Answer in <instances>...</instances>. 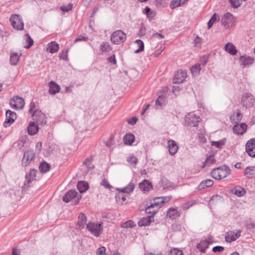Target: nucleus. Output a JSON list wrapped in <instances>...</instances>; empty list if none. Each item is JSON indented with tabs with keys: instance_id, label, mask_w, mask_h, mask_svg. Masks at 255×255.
I'll list each match as a JSON object with an SVG mask.
<instances>
[{
	"instance_id": "obj_1",
	"label": "nucleus",
	"mask_w": 255,
	"mask_h": 255,
	"mask_svg": "<svg viewBox=\"0 0 255 255\" xmlns=\"http://www.w3.org/2000/svg\"><path fill=\"white\" fill-rule=\"evenodd\" d=\"M231 173V170L226 165H222L213 169L211 175L215 179L220 180L228 176Z\"/></svg>"
},
{
	"instance_id": "obj_2",
	"label": "nucleus",
	"mask_w": 255,
	"mask_h": 255,
	"mask_svg": "<svg viewBox=\"0 0 255 255\" xmlns=\"http://www.w3.org/2000/svg\"><path fill=\"white\" fill-rule=\"evenodd\" d=\"M127 38L126 33L121 30L114 32L111 36L112 42L115 44H119L124 42Z\"/></svg>"
},
{
	"instance_id": "obj_3",
	"label": "nucleus",
	"mask_w": 255,
	"mask_h": 255,
	"mask_svg": "<svg viewBox=\"0 0 255 255\" xmlns=\"http://www.w3.org/2000/svg\"><path fill=\"white\" fill-rule=\"evenodd\" d=\"M103 223L95 224L89 223L87 224V229L91 232V234L96 237H99L101 235L102 230Z\"/></svg>"
},
{
	"instance_id": "obj_4",
	"label": "nucleus",
	"mask_w": 255,
	"mask_h": 255,
	"mask_svg": "<svg viewBox=\"0 0 255 255\" xmlns=\"http://www.w3.org/2000/svg\"><path fill=\"white\" fill-rule=\"evenodd\" d=\"M10 22L13 27L17 30H22L24 23L21 17L17 14H12L10 18Z\"/></svg>"
},
{
	"instance_id": "obj_5",
	"label": "nucleus",
	"mask_w": 255,
	"mask_h": 255,
	"mask_svg": "<svg viewBox=\"0 0 255 255\" xmlns=\"http://www.w3.org/2000/svg\"><path fill=\"white\" fill-rule=\"evenodd\" d=\"M200 121V117L197 116L194 113H189L185 117V122L187 125L190 127H197Z\"/></svg>"
},
{
	"instance_id": "obj_6",
	"label": "nucleus",
	"mask_w": 255,
	"mask_h": 255,
	"mask_svg": "<svg viewBox=\"0 0 255 255\" xmlns=\"http://www.w3.org/2000/svg\"><path fill=\"white\" fill-rule=\"evenodd\" d=\"M33 120L39 125H44L46 123L45 115L40 110H36L32 114Z\"/></svg>"
},
{
	"instance_id": "obj_7",
	"label": "nucleus",
	"mask_w": 255,
	"mask_h": 255,
	"mask_svg": "<svg viewBox=\"0 0 255 255\" xmlns=\"http://www.w3.org/2000/svg\"><path fill=\"white\" fill-rule=\"evenodd\" d=\"M24 100L18 96L13 97L9 102L11 107L16 110L22 109L24 107Z\"/></svg>"
},
{
	"instance_id": "obj_8",
	"label": "nucleus",
	"mask_w": 255,
	"mask_h": 255,
	"mask_svg": "<svg viewBox=\"0 0 255 255\" xmlns=\"http://www.w3.org/2000/svg\"><path fill=\"white\" fill-rule=\"evenodd\" d=\"M255 102V99L252 95L249 93H246L243 95L242 98L243 106L246 108H251L253 106Z\"/></svg>"
},
{
	"instance_id": "obj_9",
	"label": "nucleus",
	"mask_w": 255,
	"mask_h": 255,
	"mask_svg": "<svg viewBox=\"0 0 255 255\" xmlns=\"http://www.w3.org/2000/svg\"><path fill=\"white\" fill-rule=\"evenodd\" d=\"M246 150L250 156L255 157V138H251L247 141Z\"/></svg>"
},
{
	"instance_id": "obj_10",
	"label": "nucleus",
	"mask_w": 255,
	"mask_h": 255,
	"mask_svg": "<svg viewBox=\"0 0 255 255\" xmlns=\"http://www.w3.org/2000/svg\"><path fill=\"white\" fill-rule=\"evenodd\" d=\"M234 21V16L230 12L226 13L221 19V22L226 28H229Z\"/></svg>"
},
{
	"instance_id": "obj_11",
	"label": "nucleus",
	"mask_w": 255,
	"mask_h": 255,
	"mask_svg": "<svg viewBox=\"0 0 255 255\" xmlns=\"http://www.w3.org/2000/svg\"><path fill=\"white\" fill-rule=\"evenodd\" d=\"M241 231L240 230H235V231H230L228 232L225 236L226 241L227 242L231 243L233 241L236 240L238 239L241 236Z\"/></svg>"
},
{
	"instance_id": "obj_12",
	"label": "nucleus",
	"mask_w": 255,
	"mask_h": 255,
	"mask_svg": "<svg viewBox=\"0 0 255 255\" xmlns=\"http://www.w3.org/2000/svg\"><path fill=\"white\" fill-rule=\"evenodd\" d=\"M6 119L5 122L3 123V126L5 128L9 126V124L13 123L16 118V114L11 111L10 110H7L5 114Z\"/></svg>"
},
{
	"instance_id": "obj_13",
	"label": "nucleus",
	"mask_w": 255,
	"mask_h": 255,
	"mask_svg": "<svg viewBox=\"0 0 255 255\" xmlns=\"http://www.w3.org/2000/svg\"><path fill=\"white\" fill-rule=\"evenodd\" d=\"M35 153L33 150H28L24 153L22 161V164L24 166H26L27 164L34 158Z\"/></svg>"
},
{
	"instance_id": "obj_14",
	"label": "nucleus",
	"mask_w": 255,
	"mask_h": 255,
	"mask_svg": "<svg viewBox=\"0 0 255 255\" xmlns=\"http://www.w3.org/2000/svg\"><path fill=\"white\" fill-rule=\"evenodd\" d=\"M247 129V125L244 123L240 124H236L233 128L234 133L238 135H243L246 132Z\"/></svg>"
},
{
	"instance_id": "obj_15",
	"label": "nucleus",
	"mask_w": 255,
	"mask_h": 255,
	"mask_svg": "<svg viewBox=\"0 0 255 255\" xmlns=\"http://www.w3.org/2000/svg\"><path fill=\"white\" fill-rule=\"evenodd\" d=\"M160 208L159 202H156L151 203L149 206L145 208V212L147 214H150V216H152L153 218L154 215L156 213L157 209Z\"/></svg>"
},
{
	"instance_id": "obj_16",
	"label": "nucleus",
	"mask_w": 255,
	"mask_h": 255,
	"mask_svg": "<svg viewBox=\"0 0 255 255\" xmlns=\"http://www.w3.org/2000/svg\"><path fill=\"white\" fill-rule=\"evenodd\" d=\"M187 77V73L185 71L179 70L175 75L173 79V82L176 84L182 83Z\"/></svg>"
},
{
	"instance_id": "obj_17",
	"label": "nucleus",
	"mask_w": 255,
	"mask_h": 255,
	"mask_svg": "<svg viewBox=\"0 0 255 255\" xmlns=\"http://www.w3.org/2000/svg\"><path fill=\"white\" fill-rule=\"evenodd\" d=\"M78 195V193L75 190H71L67 192L63 197V200L64 202L68 203L72 199L75 198Z\"/></svg>"
},
{
	"instance_id": "obj_18",
	"label": "nucleus",
	"mask_w": 255,
	"mask_h": 255,
	"mask_svg": "<svg viewBox=\"0 0 255 255\" xmlns=\"http://www.w3.org/2000/svg\"><path fill=\"white\" fill-rule=\"evenodd\" d=\"M180 216V212L177 208H170L167 211L166 217L171 219H175L176 218Z\"/></svg>"
},
{
	"instance_id": "obj_19",
	"label": "nucleus",
	"mask_w": 255,
	"mask_h": 255,
	"mask_svg": "<svg viewBox=\"0 0 255 255\" xmlns=\"http://www.w3.org/2000/svg\"><path fill=\"white\" fill-rule=\"evenodd\" d=\"M240 62H241V65L245 67L253 64L254 59L249 56H242L240 57Z\"/></svg>"
},
{
	"instance_id": "obj_20",
	"label": "nucleus",
	"mask_w": 255,
	"mask_h": 255,
	"mask_svg": "<svg viewBox=\"0 0 255 255\" xmlns=\"http://www.w3.org/2000/svg\"><path fill=\"white\" fill-rule=\"evenodd\" d=\"M168 147L169 152L172 155H174L177 152L178 149L176 142L173 140H168Z\"/></svg>"
},
{
	"instance_id": "obj_21",
	"label": "nucleus",
	"mask_w": 255,
	"mask_h": 255,
	"mask_svg": "<svg viewBox=\"0 0 255 255\" xmlns=\"http://www.w3.org/2000/svg\"><path fill=\"white\" fill-rule=\"evenodd\" d=\"M27 128L29 134L34 135L38 132L39 127L35 122H32L29 123Z\"/></svg>"
},
{
	"instance_id": "obj_22",
	"label": "nucleus",
	"mask_w": 255,
	"mask_h": 255,
	"mask_svg": "<svg viewBox=\"0 0 255 255\" xmlns=\"http://www.w3.org/2000/svg\"><path fill=\"white\" fill-rule=\"evenodd\" d=\"M139 188L145 192L149 191L152 188V186L149 181L145 179L139 184Z\"/></svg>"
},
{
	"instance_id": "obj_23",
	"label": "nucleus",
	"mask_w": 255,
	"mask_h": 255,
	"mask_svg": "<svg viewBox=\"0 0 255 255\" xmlns=\"http://www.w3.org/2000/svg\"><path fill=\"white\" fill-rule=\"evenodd\" d=\"M49 92L50 94L54 95L59 92L60 86L53 81H50L49 83Z\"/></svg>"
},
{
	"instance_id": "obj_24",
	"label": "nucleus",
	"mask_w": 255,
	"mask_h": 255,
	"mask_svg": "<svg viewBox=\"0 0 255 255\" xmlns=\"http://www.w3.org/2000/svg\"><path fill=\"white\" fill-rule=\"evenodd\" d=\"M21 53L11 52L10 56V63L12 65H16L19 60Z\"/></svg>"
},
{
	"instance_id": "obj_25",
	"label": "nucleus",
	"mask_w": 255,
	"mask_h": 255,
	"mask_svg": "<svg viewBox=\"0 0 255 255\" xmlns=\"http://www.w3.org/2000/svg\"><path fill=\"white\" fill-rule=\"evenodd\" d=\"M152 216H147L146 217H143L138 222V225L139 227L147 226L149 225L151 222Z\"/></svg>"
},
{
	"instance_id": "obj_26",
	"label": "nucleus",
	"mask_w": 255,
	"mask_h": 255,
	"mask_svg": "<svg viewBox=\"0 0 255 255\" xmlns=\"http://www.w3.org/2000/svg\"><path fill=\"white\" fill-rule=\"evenodd\" d=\"M211 243V242L210 241H202L198 244L197 247L201 252L205 253L206 250L208 248L209 245Z\"/></svg>"
},
{
	"instance_id": "obj_27",
	"label": "nucleus",
	"mask_w": 255,
	"mask_h": 255,
	"mask_svg": "<svg viewBox=\"0 0 255 255\" xmlns=\"http://www.w3.org/2000/svg\"><path fill=\"white\" fill-rule=\"evenodd\" d=\"M255 175V166L247 167L244 172V175L248 178H251Z\"/></svg>"
},
{
	"instance_id": "obj_28",
	"label": "nucleus",
	"mask_w": 255,
	"mask_h": 255,
	"mask_svg": "<svg viewBox=\"0 0 255 255\" xmlns=\"http://www.w3.org/2000/svg\"><path fill=\"white\" fill-rule=\"evenodd\" d=\"M47 49L49 52L54 53L58 51L59 49V44L55 41H51L48 44Z\"/></svg>"
},
{
	"instance_id": "obj_29",
	"label": "nucleus",
	"mask_w": 255,
	"mask_h": 255,
	"mask_svg": "<svg viewBox=\"0 0 255 255\" xmlns=\"http://www.w3.org/2000/svg\"><path fill=\"white\" fill-rule=\"evenodd\" d=\"M225 50L231 55H235L237 53L235 46L231 43H227L225 46Z\"/></svg>"
},
{
	"instance_id": "obj_30",
	"label": "nucleus",
	"mask_w": 255,
	"mask_h": 255,
	"mask_svg": "<svg viewBox=\"0 0 255 255\" xmlns=\"http://www.w3.org/2000/svg\"><path fill=\"white\" fill-rule=\"evenodd\" d=\"M37 172V170L34 169H31L30 170L29 172L25 176L26 180L28 183H29L34 179Z\"/></svg>"
},
{
	"instance_id": "obj_31",
	"label": "nucleus",
	"mask_w": 255,
	"mask_h": 255,
	"mask_svg": "<svg viewBox=\"0 0 255 255\" xmlns=\"http://www.w3.org/2000/svg\"><path fill=\"white\" fill-rule=\"evenodd\" d=\"M134 140V136L133 134H126L124 137V142L126 144L131 145Z\"/></svg>"
},
{
	"instance_id": "obj_32",
	"label": "nucleus",
	"mask_w": 255,
	"mask_h": 255,
	"mask_svg": "<svg viewBox=\"0 0 255 255\" xmlns=\"http://www.w3.org/2000/svg\"><path fill=\"white\" fill-rule=\"evenodd\" d=\"M214 182L211 179H207L203 181L198 186L199 189H203L212 186Z\"/></svg>"
},
{
	"instance_id": "obj_33",
	"label": "nucleus",
	"mask_w": 255,
	"mask_h": 255,
	"mask_svg": "<svg viewBox=\"0 0 255 255\" xmlns=\"http://www.w3.org/2000/svg\"><path fill=\"white\" fill-rule=\"evenodd\" d=\"M77 188L80 192L82 193L88 189L89 185L88 183L84 181H79L77 184Z\"/></svg>"
},
{
	"instance_id": "obj_34",
	"label": "nucleus",
	"mask_w": 255,
	"mask_h": 255,
	"mask_svg": "<svg viewBox=\"0 0 255 255\" xmlns=\"http://www.w3.org/2000/svg\"><path fill=\"white\" fill-rule=\"evenodd\" d=\"M201 70V68L200 64H196L190 68V71L193 76L198 75L200 73Z\"/></svg>"
},
{
	"instance_id": "obj_35",
	"label": "nucleus",
	"mask_w": 255,
	"mask_h": 255,
	"mask_svg": "<svg viewBox=\"0 0 255 255\" xmlns=\"http://www.w3.org/2000/svg\"><path fill=\"white\" fill-rule=\"evenodd\" d=\"M50 165L45 161H43L39 166V171L42 173H46L49 170Z\"/></svg>"
},
{
	"instance_id": "obj_36",
	"label": "nucleus",
	"mask_w": 255,
	"mask_h": 255,
	"mask_svg": "<svg viewBox=\"0 0 255 255\" xmlns=\"http://www.w3.org/2000/svg\"><path fill=\"white\" fill-rule=\"evenodd\" d=\"M78 218L79 221L78 222V225L80 228H83L87 221L86 216L84 214L81 213L80 214Z\"/></svg>"
},
{
	"instance_id": "obj_37",
	"label": "nucleus",
	"mask_w": 255,
	"mask_h": 255,
	"mask_svg": "<svg viewBox=\"0 0 255 255\" xmlns=\"http://www.w3.org/2000/svg\"><path fill=\"white\" fill-rule=\"evenodd\" d=\"M100 50L102 52H108L112 50V47L108 42H103L101 44Z\"/></svg>"
},
{
	"instance_id": "obj_38",
	"label": "nucleus",
	"mask_w": 255,
	"mask_h": 255,
	"mask_svg": "<svg viewBox=\"0 0 255 255\" xmlns=\"http://www.w3.org/2000/svg\"><path fill=\"white\" fill-rule=\"evenodd\" d=\"M219 19V15L216 13H215L209 22H208V28L210 29L212 27L213 24L216 22L217 21H218Z\"/></svg>"
},
{
	"instance_id": "obj_39",
	"label": "nucleus",
	"mask_w": 255,
	"mask_h": 255,
	"mask_svg": "<svg viewBox=\"0 0 255 255\" xmlns=\"http://www.w3.org/2000/svg\"><path fill=\"white\" fill-rule=\"evenodd\" d=\"M24 37L27 43V45L24 46V47L26 49H28L33 44V40L28 34H25Z\"/></svg>"
},
{
	"instance_id": "obj_40",
	"label": "nucleus",
	"mask_w": 255,
	"mask_h": 255,
	"mask_svg": "<svg viewBox=\"0 0 255 255\" xmlns=\"http://www.w3.org/2000/svg\"><path fill=\"white\" fill-rule=\"evenodd\" d=\"M127 161L132 167H135L137 163L138 159L134 155H130L128 157Z\"/></svg>"
},
{
	"instance_id": "obj_41",
	"label": "nucleus",
	"mask_w": 255,
	"mask_h": 255,
	"mask_svg": "<svg viewBox=\"0 0 255 255\" xmlns=\"http://www.w3.org/2000/svg\"><path fill=\"white\" fill-rule=\"evenodd\" d=\"M226 143V138L222 139L219 141H211L212 145L219 148L222 147Z\"/></svg>"
},
{
	"instance_id": "obj_42",
	"label": "nucleus",
	"mask_w": 255,
	"mask_h": 255,
	"mask_svg": "<svg viewBox=\"0 0 255 255\" xmlns=\"http://www.w3.org/2000/svg\"><path fill=\"white\" fill-rule=\"evenodd\" d=\"M166 102L165 97L163 95H160L155 102L156 106H160L164 105Z\"/></svg>"
},
{
	"instance_id": "obj_43",
	"label": "nucleus",
	"mask_w": 255,
	"mask_h": 255,
	"mask_svg": "<svg viewBox=\"0 0 255 255\" xmlns=\"http://www.w3.org/2000/svg\"><path fill=\"white\" fill-rule=\"evenodd\" d=\"M246 193L245 190L241 187H239L236 188L235 191V194L238 197H242L244 196Z\"/></svg>"
},
{
	"instance_id": "obj_44",
	"label": "nucleus",
	"mask_w": 255,
	"mask_h": 255,
	"mask_svg": "<svg viewBox=\"0 0 255 255\" xmlns=\"http://www.w3.org/2000/svg\"><path fill=\"white\" fill-rule=\"evenodd\" d=\"M135 226L134 222L131 220L128 221L121 225L123 228H133Z\"/></svg>"
},
{
	"instance_id": "obj_45",
	"label": "nucleus",
	"mask_w": 255,
	"mask_h": 255,
	"mask_svg": "<svg viewBox=\"0 0 255 255\" xmlns=\"http://www.w3.org/2000/svg\"><path fill=\"white\" fill-rule=\"evenodd\" d=\"M135 42L138 45L139 48L135 51V53H137L142 51L144 50V44L142 40L140 39L136 40Z\"/></svg>"
},
{
	"instance_id": "obj_46",
	"label": "nucleus",
	"mask_w": 255,
	"mask_h": 255,
	"mask_svg": "<svg viewBox=\"0 0 255 255\" xmlns=\"http://www.w3.org/2000/svg\"><path fill=\"white\" fill-rule=\"evenodd\" d=\"M156 199L160 200V202H159L160 207L161 205H163V204L168 202L171 199V197L162 196L160 197H156Z\"/></svg>"
},
{
	"instance_id": "obj_47",
	"label": "nucleus",
	"mask_w": 255,
	"mask_h": 255,
	"mask_svg": "<svg viewBox=\"0 0 255 255\" xmlns=\"http://www.w3.org/2000/svg\"><path fill=\"white\" fill-rule=\"evenodd\" d=\"M73 7V4L72 3H69L67 5H64L62 6H61L60 7V9L61 10H62L63 12H68L70 10H71Z\"/></svg>"
},
{
	"instance_id": "obj_48",
	"label": "nucleus",
	"mask_w": 255,
	"mask_h": 255,
	"mask_svg": "<svg viewBox=\"0 0 255 255\" xmlns=\"http://www.w3.org/2000/svg\"><path fill=\"white\" fill-rule=\"evenodd\" d=\"M143 13L146 14L148 18H152L154 16V13L152 12L151 9L147 6L144 9Z\"/></svg>"
},
{
	"instance_id": "obj_49",
	"label": "nucleus",
	"mask_w": 255,
	"mask_h": 255,
	"mask_svg": "<svg viewBox=\"0 0 255 255\" xmlns=\"http://www.w3.org/2000/svg\"><path fill=\"white\" fill-rule=\"evenodd\" d=\"M214 157L213 156H209L205 161L204 165L202 167L205 168L206 166H209L210 164H213L214 162Z\"/></svg>"
},
{
	"instance_id": "obj_50",
	"label": "nucleus",
	"mask_w": 255,
	"mask_h": 255,
	"mask_svg": "<svg viewBox=\"0 0 255 255\" xmlns=\"http://www.w3.org/2000/svg\"><path fill=\"white\" fill-rule=\"evenodd\" d=\"M235 117V114L233 115V116H231V120H233L235 121V123H238L240 122L242 120V115L240 111H238L236 114V119L235 120L234 119Z\"/></svg>"
},
{
	"instance_id": "obj_51",
	"label": "nucleus",
	"mask_w": 255,
	"mask_h": 255,
	"mask_svg": "<svg viewBox=\"0 0 255 255\" xmlns=\"http://www.w3.org/2000/svg\"><path fill=\"white\" fill-rule=\"evenodd\" d=\"M232 7L237 8L240 6L242 0H229Z\"/></svg>"
},
{
	"instance_id": "obj_52",
	"label": "nucleus",
	"mask_w": 255,
	"mask_h": 255,
	"mask_svg": "<svg viewBox=\"0 0 255 255\" xmlns=\"http://www.w3.org/2000/svg\"><path fill=\"white\" fill-rule=\"evenodd\" d=\"M179 1V0H172L170 3V7L173 9L176 7L181 6L180 3Z\"/></svg>"
},
{
	"instance_id": "obj_53",
	"label": "nucleus",
	"mask_w": 255,
	"mask_h": 255,
	"mask_svg": "<svg viewBox=\"0 0 255 255\" xmlns=\"http://www.w3.org/2000/svg\"><path fill=\"white\" fill-rule=\"evenodd\" d=\"M183 252L177 249H173L170 250L169 255H183Z\"/></svg>"
},
{
	"instance_id": "obj_54",
	"label": "nucleus",
	"mask_w": 255,
	"mask_h": 255,
	"mask_svg": "<svg viewBox=\"0 0 255 255\" xmlns=\"http://www.w3.org/2000/svg\"><path fill=\"white\" fill-rule=\"evenodd\" d=\"M134 189V184L132 182H130L126 187V190L127 193H129L133 191Z\"/></svg>"
},
{
	"instance_id": "obj_55",
	"label": "nucleus",
	"mask_w": 255,
	"mask_h": 255,
	"mask_svg": "<svg viewBox=\"0 0 255 255\" xmlns=\"http://www.w3.org/2000/svg\"><path fill=\"white\" fill-rule=\"evenodd\" d=\"M106 248L105 247H101L98 248L96 251V253L97 255H106L105 254L106 252Z\"/></svg>"
},
{
	"instance_id": "obj_56",
	"label": "nucleus",
	"mask_w": 255,
	"mask_h": 255,
	"mask_svg": "<svg viewBox=\"0 0 255 255\" xmlns=\"http://www.w3.org/2000/svg\"><path fill=\"white\" fill-rule=\"evenodd\" d=\"M101 185L103 186L105 188H107L108 189H111L112 187L108 181L105 179H104L102 180Z\"/></svg>"
},
{
	"instance_id": "obj_57",
	"label": "nucleus",
	"mask_w": 255,
	"mask_h": 255,
	"mask_svg": "<svg viewBox=\"0 0 255 255\" xmlns=\"http://www.w3.org/2000/svg\"><path fill=\"white\" fill-rule=\"evenodd\" d=\"M59 57L61 59L65 60H67V50H62V52L59 53Z\"/></svg>"
},
{
	"instance_id": "obj_58",
	"label": "nucleus",
	"mask_w": 255,
	"mask_h": 255,
	"mask_svg": "<svg viewBox=\"0 0 255 255\" xmlns=\"http://www.w3.org/2000/svg\"><path fill=\"white\" fill-rule=\"evenodd\" d=\"M146 28L143 24H141L139 30L138 35L141 37L145 34Z\"/></svg>"
},
{
	"instance_id": "obj_59",
	"label": "nucleus",
	"mask_w": 255,
	"mask_h": 255,
	"mask_svg": "<svg viewBox=\"0 0 255 255\" xmlns=\"http://www.w3.org/2000/svg\"><path fill=\"white\" fill-rule=\"evenodd\" d=\"M224 247H222V246H216V247H214L213 249H212V251L215 252V253H217V252H222L224 251Z\"/></svg>"
},
{
	"instance_id": "obj_60",
	"label": "nucleus",
	"mask_w": 255,
	"mask_h": 255,
	"mask_svg": "<svg viewBox=\"0 0 255 255\" xmlns=\"http://www.w3.org/2000/svg\"><path fill=\"white\" fill-rule=\"evenodd\" d=\"M88 39V37H85L83 35H80L75 39L74 42H76L80 41H87Z\"/></svg>"
},
{
	"instance_id": "obj_61",
	"label": "nucleus",
	"mask_w": 255,
	"mask_h": 255,
	"mask_svg": "<svg viewBox=\"0 0 255 255\" xmlns=\"http://www.w3.org/2000/svg\"><path fill=\"white\" fill-rule=\"evenodd\" d=\"M200 63L203 65H205L207 64L208 61V57L206 56H203L200 58Z\"/></svg>"
},
{
	"instance_id": "obj_62",
	"label": "nucleus",
	"mask_w": 255,
	"mask_h": 255,
	"mask_svg": "<svg viewBox=\"0 0 255 255\" xmlns=\"http://www.w3.org/2000/svg\"><path fill=\"white\" fill-rule=\"evenodd\" d=\"M202 42L201 38L199 36H196L194 40V43L196 46H200Z\"/></svg>"
},
{
	"instance_id": "obj_63",
	"label": "nucleus",
	"mask_w": 255,
	"mask_h": 255,
	"mask_svg": "<svg viewBox=\"0 0 255 255\" xmlns=\"http://www.w3.org/2000/svg\"><path fill=\"white\" fill-rule=\"evenodd\" d=\"M164 49V47L161 46V47L158 50H156L153 54V56L155 57H158L159 54L162 52L163 50Z\"/></svg>"
},
{
	"instance_id": "obj_64",
	"label": "nucleus",
	"mask_w": 255,
	"mask_h": 255,
	"mask_svg": "<svg viewBox=\"0 0 255 255\" xmlns=\"http://www.w3.org/2000/svg\"><path fill=\"white\" fill-rule=\"evenodd\" d=\"M108 61L109 62L111 63L114 64H116L117 63L116 59L115 58V55L114 54L111 56L110 57L108 58Z\"/></svg>"
}]
</instances>
